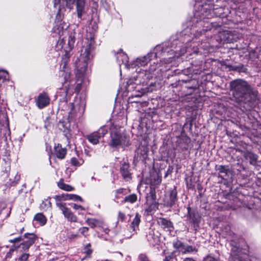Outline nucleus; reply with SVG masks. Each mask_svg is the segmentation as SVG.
I'll use <instances>...</instances> for the list:
<instances>
[{"label":"nucleus","mask_w":261,"mask_h":261,"mask_svg":"<svg viewBox=\"0 0 261 261\" xmlns=\"http://www.w3.org/2000/svg\"><path fill=\"white\" fill-rule=\"evenodd\" d=\"M16 247L15 246H12L11 247V248L9 249V252H7L6 254V257L8 258L11 257L12 254L13 252L16 250Z\"/></svg>","instance_id":"nucleus-40"},{"label":"nucleus","mask_w":261,"mask_h":261,"mask_svg":"<svg viewBox=\"0 0 261 261\" xmlns=\"http://www.w3.org/2000/svg\"><path fill=\"white\" fill-rule=\"evenodd\" d=\"M21 240H22V238L21 237H18L13 239V240H11V242L15 243L16 242H19Z\"/></svg>","instance_id":"nucleus-46"},{"label":"nucleus","mask_w":261,"mask_h":261,"mask_svg":"<svg viewBox=\"0 0 261 261\" xmlns=\"http://www.w3.org/2000/svg\"><path fill=\"white\" fill-rule=\"evenodd\" d=\"M50 101V99L48 94L43 91L38 95L36 99V103L38 108L40 109H42L48 106Z\"/></svg>","instance_id":"nucleus-12"},{"label":"nucleus","mask_w":261,"mask_h":261,"mask_svg":"<svg viewBox=\"0 0 261 261\" xmlns=\"http://www.w3.org/2000/svg\"><path fill=\"white\" fill-rule=\"evenodd\" d=\"M56 156L58 158L63 159L66 154V149L59 145L55 147Z\"/></svg>","instance_id":"nucleus-24"},{"label":"nucleus","mask_w":261,"mask_h":261,"mask_svg":"<svg viewBox=\"0 0 261 261\" xmlns=\"http://www.w3.org/2000/svg\"><path fill=\"white\" fill-rule=\"evenodd\" d=\"M87 247H88V246H90V244H89H89L87 245Z\"/></svg>","instance_id":"nucleus-54"},{"label":"nucleus","mask_w":261,"mask_h":261,"mask_svg":"<svg viewBox=\"0 0 261 261\" xmlns=\"http://www.w3.org/2000/svg\"><path fill=\"white\" fill-rule=\"evenodd\" d=\"M125 191V189L120 188L116 190V193L117 194H123L124 191Z\"/></svg>","instance_id":"nucleus-45"},{"label":"nucleus","mask_w":261,"mask_h":261,"mask_svg":"<svg viewBox=\"0 0 261 261\" xmlns=\"http://www.w3.org/2000/svg\"><path fill=\"white\" fill-rule=\"evenodd\" d=\"M164 261H178V259L173 254H168L165 255Z\"/></svg>","instance_id":"nucleus-33"},{"label":"nucleus","mask_w":261,"mask_h":261,"mask_svg":"<svg viewBox=\"0 0 261 261\" xmlns=\"http://www.w3.org/2000/svg\"><path fill=\"white\" fill-rule=\"evenodd\" d=\"M34 220L38 222L41 225H44L46 222L45 216L40 213L36 214L34 217Z\"/></svg>","instance_id":"nucleus-28"},{"label":"nucleus","mask_w":261,"mask_h":261,"mask_svg":"<svg viewBox=\"0 0 261 261\" xmlns=\"http://www.w3.org/2000/svg\"><path fill=\"white\" fill-rule=\"evenodd\" d=\"M162 181L161 177L157 175L156 178H154V181H153L154 185H159Z\"/></svg>","instance_id":"nucleus-43"},{"label":"nucleus","mask_w":261,"mask_h":261,"mask_svg":"<svg viewBox=\"0 0 261 261\" xmlns=\"http://www.w3.org/2000/svg\"><path fill=\"white\" fill-rule=\"evenodd\" d=\"M56 204L62 212V214L68 221L73 222H76L77 221V217L71 211L69 208L66 207L65 203L62 202H57Z\"/></svg>","instance_id":"nucleus-10"},{"label":"nucleus","mask_w":261,"mask_h":261,"mask_svg":"<svg viewBox=\"0 0 261 261\" xmlns=\"http://www.w3.org/2000/svg\"><path fill=\"white\" fill-rule=\"evenodd\" d=\"M116 255H116V257H117V258H120V259H121V258H122V257H123V254H122V253H121V252H117V253H116Z\"/></svg>","instance_id":"nucleus-48"},{"label":"nucleus","mask_w":261,"mask_h":261,"mask_svg":"<svg viewBox=\"0 0 261 261\" xmlns=\"http://www.w3.org/2000/svg\"><path fill=\"white\" fill-rule=\"evenodd\" d=\"M245 157L247 160H249L251 165H255L257 160V156L255 154L247 151L245 154Z\"/></svg>","instance_id":"nucleus-23"},{"label":"nucleus","mask_w":261,"mask_h":261,"mask_svg":"<svg viewBox=\"0 0 261 261\" xmlns=\"http://www.w3.org/2000/svg\"><path fill=\"white\" fill-rule=\"evenodd\" d=\"M215 0H195L194 16L192 18L191 36L188 33L187 29L176 36H172L170 40L161 44L156 45L146 55L138 58L130 63L132 69L135 68L136 75L133 77L134 82L129 79L125 86V90L128 92L134 91L128 99L130 102H137L133 100L134 98L140 97L149 91L147 87H137L135 85L142 84L143 86L152 85L149 83L153 77V72L159 67L161 71H167L174 65L172 62L175 58H178L184 54H187V58L193 59L196 56H202L212 51L213 48L208 42H205L204 38L211 36L210 33L213 34L220 31L221 24L216 22H210L208 19L215 16L220 17L224 13L227 0H216V4L211 2ZM202 57L196 61H193L190 71L194 74L200 73L202 70Z\"/></svg>","instance_id":"nucleus-1"},{"label":"nucleus","mask_w":261,"mask_h":261,"mask_svg":"<svg viewBox=\"0 0 261 261\" xmlns=\"http://www.w3.org/2000/svg\"><path fill=\"white\" fill-rule=\"evenodd\" d=\"M188 214H189V217H190V220L192 221V222L194 223V224H196L198 222V220L194 217V216H192V214H190V207H188Z\"/></svg>","instance_id":"nucleus-37"},{"label":"nucleus","mask_w":261,"mask_h":261,"mask_svg":"<svg viewBox=\"0 0 261 261\" xmlns=\"http://www.w3.org/2000/svg\"><path fill=\"white\" fill-rule=\"evenodd\" d=\"M20 175L16 174L15 176V180H14V185L16 184L17 182L20 180Z\"/></svg>","instance_id":"nucleus-44"},{"label":"nucleus","mask_w":261,"mask_h":261,"mask_svg":"<svg viewBox=\"0 0 261 261\" xmlns=\"http://www.w3.org/2000/svg\"><path fill=\"white\" fill-rule=\"evenodd\" d=\"M80 161H79L78 160L75 158H72L70 160V163L72 165L75 166V167H79L84 162L83 160H81Z\"/></svg>","instance_id":"nucleus-32"},{"label":"nucleus","mask_w":261,"mask_h":261,"mask_svg":"<svg viewBox=\"0 0 261 261\" xmlns=\"http://www.w3.org/2000/svg\"><path fill=\"white\" fill-rule=\"evenodd\" d=\"M158 222L165 231H169L170 233L173 231V224L170 220L164 218H160Z\"/></svg>","instance_id":"nucleus-16"},{"label":"nucleus","mask_w":261,"mask_h":261,"mask_svg":"<svg viewBox=\"0 0 261 261\" xmlns=\"http://www.w3.org/2000/svg\"><path fill=\"white\" fill-rule=\"evenodd\" d=\"M191 142L190 138L187 136H181L177 141L179 151L182 152L188 150L189 144Z\"/></svg>","instance_id":"nucleus-15"},{"label":"nucleus","mask_w":261,"mask_h":261,"mask_svg":"<svg viewBox=\"0 0 261 261\" xmlns=\"http://www.w3.org/2000/svg\"><path fill=\"white\" fill-rule=\"evenodd\" d=\"M79 238H80V236L78 233L70 232L67 235V239L69 241H75Z\"/></svg>","instance_id":"nucleus-31"},{"label":"nucleus","mask_w":261,"mask_h":261,"mask_svg":"<svg viewBox=\"0 0 261 261\" xmlns=\"http://www.w3.org/2000/svg\"><path fill=\"white\" fill-rule=\"evenodd\" d=\"M149 148L147 146H140L136 151L137 158L140 160H145L147 157Z\"/></svg>","instance_id":"nucleus-18"},{"label":"nucleus","mask_w":261,"mask_h":261,"mask_svg":"<svg viewBox=\"0 0 261 261\" xmlns=\"http://www.w3.org/2000/svg\"><path fill=\"white\" fill-rule=\"evenodd\" d=\"M247 252L246 249L243 251L237 246H232L229 261H251L247 253Z\"/></svg>","instance_id":"nucleus-6"},{"label":"nucleus","mask_w":261,"mask_h":261,"mask_svg":"<svg viewBox=\"0 0 261 261\" xmlns=\"http://www.w3.org/2000/svg\"><path fill=\"white\" fill-rule=\"evenodd\" d=\"M173 246L176 251L182 253L184 249H185V244L182 242L176 240L173 242Z\"/></svg>","instance_id":"nucleus-26"},{"label":"nucleus","mask_w":261,"mask_h":261,"mask_svg":"<svg viewBox=\"0 0 261 261\" xmlns=\"http://www.w3.org/2000/svg\"><path fill=\"white\" fill-rule=\"evenodd\" d=\"M71 206L75 210H85V208L80 205H77L75 203L71 204Z\"/></svg>","instance_id":"nucleus-41"},{"label":"nucleus","mask_w":261,"mask_h":261,"mask_svg":"<svg viewBox=\"0 0 261 261\" xmlns=\"http://www.w3.org/2000/svg\"><path fill=\"white\" fill-rule=\"evenodd\" d=\"M37 237L33 233H26L24 234L22 240L23 242L20 244V247L24 250H27L32 246L36 240Z\"/></svg>","instance_id":"nucleus-11"},{"label":"nucleus","mask_w":261,"mask_h":261,"mask_svg":"<svg viewBox=\"0 0 261 261\" xmlns=\"http://www.w3.org/2000/svg\"><path fill=\"white\" fill-rule=\"evenodd\" d=\"M86 222L91 228L103 227V222L102 221L93 218H87Z\"/></svg>","instance_id":"nucleus-22"},{"label":"nucleus","mask_w":261,"mask_h":261,"mask_svg":"<svg viewBox=\"0 0 261 261\" xmlns=\"http://www.w3.org/2000/svg\"><path fill=\"white\" fill-rule=\"evenodd\" d=\"M58 187L62 190H64L66 191H71L73 190V188H72L71 186L66 184L63 182V179H61L58 183Z\"/></svg>","instance_id":"nucleus-27"},{"label":"nucleus","mask_w":261,"mask_h":261,"mask_svg":"<svg viewBox=\"0 0 261 261\" xmlns=\"http://www.w3.org/2000/svg\"><path fill=\"white\" fill-rule=\"evenodd\" d=\"M68 25L62 20L56 19L51 34L53 37L58 38L57 47L61 49L64 54L63 55L61 65L64 70H67L66 68V64L70 58V52L73 48L75 43V37L71 33L68 36H63L67 33V28Z\"/></svg>","instance_id":"nucleus-4"},{"label":"nucleus","mask_w":261,"mask_h":261,"mask_svg":"<svg viewBox=\"0 0 261 261\" xmlns=\"http://www.w3.org/2000/svg\"><path fill=\"white\" fill-rule=\"evenodd\" d=\"M204 261H215V259L212 257L207 256L204 259Z\"/></svg>","instance_id":"nucleus-47"},{"label":"nucleus","mask_w":261,"mask_h":261,"mask_svg":"<svg viewBox=\"0 0 261 261\" xmlns=\"http://www.w3.org/2000/svg\"><path fill=\"white\" fill-rule=\"evenodd\" d=\"M140 261H150L145 254H141L139 256Z\"/></svg>","instance_id":"nucleus-38"},{"label":"nucleus","mask_w":261,"mask_h":261,"mask_svg":"<svg viewBox=\"0 0 261 261\" xmlns=\"http://www.w3.org/2000/svg\"><path fill=\"white\" fill-rule=\"evenodd\" d=\"M141 216L138 213H136L135 217L129 225V230L130 232L132 233V236L137 233V230H139V226L141 222Z\"/></svg>","instance_id":"nucleus-14"},{"label":"nucleus","mask_w":261,"mask_h":261,"mask_svg":"<svg viewBox=\"0 0 261 261\" xmlns=\"http://www.w3.org/2000/svg\"><path fill=\"white\" fill-rule=\"evenodd\" d=\"M116 60L118 63L120 65V68L122 66H123L124 68L132 69L129 66L130 63H128V56L122 50H120V51L117 53Z\"/></svg>","instance_id":"nucleus-13"},{"label":"nucleus","mask_w":261,"mask_h":261,"mask_svg":"<svg viewBox=\"0 0 261 261\" xmlns=\"http://www.w3.org/2000/svg\"><path fill=\"white\" fill-rule=\"evenodd\" d=\"M228 68L229 70L231 71L243 73L247 72V68L243 65H228Z\"/></svg>","instance_id":"nucleus-25"},{"label":"nucleus","mask_w":261,"mask_h":261,"mask_svg":"<svg viewBox=\"0 0 261 261\" xmlns=\"http://www.w3.org/2000/svg\"><path fill=\"white\" fill-rule=\"evenodd\" d=\"M182 261H195L193 258H185Z\"/></svg>","instance_id":"nucleus-52"},{"label":"nucleus","mask_w":261,"mask_h":261,"mask_svg":"<svg viewBox=\"0 0 261 261\" xmlns=\"http://www.w3.org/2000/svg\"><path fill=\"white\" fill-rule=\"evenodd\" d=\"M183 83H191V82H195V81H193V80H186V81H185V80H182L181 81Z\"/></svg>","instance_id":"nucleus-51"},{"label":"nucleus","mask_w":261,"mask_h":261,"mask_svg":"<svg viewBox=\"0 0 261 261\" xmlns=\"http://www.w3.org/2000/svg\"><path fill=\"white\" fill-rule=\"evenodd\" d=\"M137 200V195L135 194H130L125 197L123 202L134 203Z\"/></svg>","instance_id":"nucleus-29"},{"label":"nucleus","mask_w":261,"mask_h":261,"mask_svg":"<svg viewBox=\"0 0 261 261\" xmlns=\"http://www.w3.org/2000/svg\"><path fill=\"white\" fill-rule=\"evenodd\" d=\"M187 87L188 88H190V89H195L197 88V85L196 84H195L194 85H190L189 86H188Z\"/></svg>","instance_id":"nucleus-49"},{"label":"nucleus","mask_w":261,"mask_h":261,"mask_svg":"<svg viewBox=\"0 0 261 261\" xmlns=\"http://www.w3.org/2000/svg\"><path fill=\"white\" fill-rule=\"evenodd\" d=\"M86 252L88 254H91L92 252V251L91 250H88L86 251Z\"/></svg>","instance_id":"nucleus-53"},{"label":"nucleus","mask_w":261,"mask_h":261,"mask_svg":"<svg viewBox=\"0 0 261 261\" xmlns=\"http://www.w3.org/2000/svg\"><path fill=\"white\" fill-rule=\"evenodd\" d=\"M130 144L129 138L119 131H114L111 133V139L109 145L112 148H119L128 146Z\"/></svg>","instance_id":"nucleus-5"},{"label":"nucleus","mask_w":261,"mask_h":261,"mask_svg":"<svg viewBox=\"0 0 261 261\" xmlns=\"http://www.w3.org/2000/svg\"><path fill=\"white\" fill-rule=\"evenodd\" d=\"M184 249L182 254H186L188 253H191L195 250V248H193L192 246L190 245H185L184 247Z\"/></svg>","instance_id":"nucleus-34"},{"label":"nucleus","mask_w":261,"mask_h":261,"mask_svg":"<svg viewBox=\"0 0 261 261\" xmlns=\"http://www.w3.org/2000/svg\"><path fill=\"white\" fill-rule=\"evenodd\" d=\"M156 199V195L154 191H151L149 195L147 197V202H149L150 201V203L152 204H155Z\"/></svg>","instance_id":"nucleus-30"},{"label":"nucleus","mask_w":261,"mask_h":261,"mask_svg":"<svg viewBox=\"0 0 261 261\" xmlns=\"http://www.w3.org/2000/svg\"><path fill=\"white\" fill-rule=\"evenodd\" d=\"M146 238L150 245L152 246H154L160 242L159 238L154 234L152 230H149L146 234Z\"/></svg>","instance_id":"nucleus-20"},{"label":"nucleus","mask_w":261,"mask_h":261,"mask_svg":"<svg viewBox=\"0 0 261 261\" xmlns=\"http://www.w3.org/2000/svg\"><path fill=\"white\" fill-rule=\"evenodd\" d=\"M94 37L91 35L90 39H87L82 47L80 58L76 62V82L70 78V73L68 70H60L59 76L64 80L63 87L57 92L60 96L59 107L62 111H67L68 119L73 120L81 117L85 112L86 100L84 97H76L73 102H67V95L73 93L71 89L75 84H76L75 91L79 92L81 86L86 80L85 74L87 69L88 62L92 58V51L95 49Z\"/></svg>","instance_id":"nucleus-2"},{"label":"nucleus","mask_w":261,"mask_h":261,"mask_svg":"<svg viewBox=\"0 0 261 261\" xmlns=\"http://www.w3.org/2000/svg\"><path fill=\"white\" fill-rule=\"evenodd\" d=\"M101 228L103 229V231H104V232L106 233H108L109 232V229L108 228H107V227L105 228V224H103V227H101Z\"/></svg>","instance_id":"nucleus-50"},{"label":"nucleus","mask_w":261,"mask_h":261,"mask_svg":"<svg viewBox=\"0 0 261 261\" xmlns=\"http://www.w3.org/2000/svg\"><path fill=\"white\" fill-rule=\"evenodd\" d=\"M118 218L119 220L121 221H124L125 220V215L123 213L119 212L118 216Z\"/></svg>","instance_id":"nucleus-42"},{"label":"nucleus","mask_w":261,"mask_h":261,"mask_svg":"<svg viewBox=\"0 0 261 261\" xmlns=\"http://www.w3.org/2000/svg\"><path fill=\"white\" fill-rule=\"evenodd\" d=\"M68 197L67 198V199L73 200L74 201L79 200L81 202H82L83 201L82 197L79 195H74V194H70V195H68Z\"/></svg>","instance_id":"nucleus-35"},{"label":"nucleus","mask_w":261,"mask_h":261,"mask_svg":"<svg viewBox=\"0 0 261 261\" xmlns=\"http://www.w3.org/2000/svg\"><path fill=\"white\" fill-rule=\"evenodd\" d=\"M216 170L219 171L221 174H219L218 177L222 179H225V177L228 176V173L229 171L227 166L223 165H216L215 167Z\"/></svg>","instance_id":"nucleus-21"},{"label":"nucleus","mask_w":261,"mask_h":261,"mask_svg":"<svg viewBox=\"0 0 261 261\" xmlns=\"http://www.w3.org/2000/svg\"><path fill=\"white\" fill-rule=\"evenodd\" d=\"M108 131V127L103 125L100 127L97 131L93 132L88 135L87 138L91 143L96 145L98 143L99 139L107 134Z\"/></svg>","instance_id":"nucleus-7"},{"label":"nucleus","mask_w":261,"mask_h":261,"mask_svg":"<svg viewBox=\"0 0 261 261\" xmlns=\"http://www.w3.org/2000/svg\"><path fill=\"white\" fill-rule=\"evenodd\" d=\"M120 173L125 180H129L132 178L128 163L124 162L120 167Z\"/></svg>","instance_id":"nucleus-17"},{"label":"nucleus","mask_w":261,"mask_h":261,"mask_svg":"<svg viewBox=\"0 0 261 261\" xmlns=\"http://www.w3.org/2000/svg\"><path fill=\"white\" fill-rule=\"evenodd\" d=\"M229 89L232 100L246 110L253 109L259 99L258 91L244 80L237 79L231 81Z\"/></svg>","instance_id":"nucleus-3"},{"label":"nucleus","mask_w":261,"mask_h":261,"mask_svg":"<svg viewBox=\"0 0 261 261\" xmlns=\"http://www.w3.org/2000/svg\"><path fill=\"white\" fill-rule=\"evenodd\" d=\"M177 192L175 187L167 192L165 202L167 206L171 207L176 204L177 201Z\"/></svg>","instance_id":"nucleus-9"},{"label":"nucleus","mask_w":261,"mask_h":261,"mask_svg":"<svg viewBox=\"0 0 261 261\" xmlns=\"http://www.w3.org/2000/svg\"><path fill=\"white\" fill-rule=\"evenodd\" d=\"M76 5V11L78 18L82 19L83 14L86 13V0H66V5L71 7L74 3Z\"/></svg>","instance_id":"nucleus-8"},{"label":"nucleus","mask_w":261,"mask_h":261,"mask_svg":"<svg viewBox=\"0 0 261 261\" xmlns=\"http://www.w3.org/2000/svg\"><path fill=\"white\" fill-rule=\"evenodd\" d=\"M79 230L82 235L86 237L87 235V232L89 230V228L87 227H82L79 229Z\"/></svg>","instance_id":"nucleus-36"},{"label":"nucleus","mask_w":261,"mask_h":261,"mask_svg":"<svg viewBox=\"0 0 261 261\" xmlns=\"http://www.w3.org/2000/svg\"><path fill=\"white\" fill-rule=\"evenodd\" d=\"M71 120L68 118V120H60L58 123L59 128L62 131L65 135L69 133L70 130V121Z\"/></svg>","instance_id":"nucleus-19"},{"label":"nucleus","mask_w":261,"mask_h":261,"mask_svg":"<svg viewBox=\"0 0 261 261\" xmlns=\"http://www.w3.org/2000/svg\"><path fill=\"white\" fill-rule=\"evenodd\" d=\"M29 253H23L21 256L19 258V261H27L29 256Z\"/></svg>","instance_id":"nucleus-39"}]
</instances>
